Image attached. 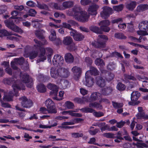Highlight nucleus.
Here are the masks:
<instances>
[{
  "mask_svg": "<svg viewBox=\"0 0 148 148\" xmlns=\"http://www.w3.org/2000/svg\"><path fill=\"white\" fill-rule=\"evenodd\" d=\"M4 84L10 85L13 84L12 87L16 96H18V90H24L25 86L20 82L19 80H17L16 78H5L3 80Z\"/></svg>",
  "mask_w": 148,
  "mask_h": 148,
  "instance_id": "1",
  "label": "nucleus"
},
{
  "mask_svg": "<svg viewBox=\"0 0 148 148\" xmlns=\"http://www.w3.org/2000/svg\"><path fill=\"white\" fill-rule=\"evenodd\" d=\"M19 13V12L16 10L12 11L11 13L12 16L10 17L9 19L4 21L7 27L15 32H21L22 30L14 24L12 19H17L18 17L16 16L18 15Z\"/></svg>",
  "mask_w": 148,
  "mask_h": 148,
  "instance_id": "2",
  "label": "nucleus"
},
{
  "mask_svg": "<svg viewBox=\"0 0 148 148\" xmlns=\"http://www.w3.org/2000/svg\"><path fill=\"white\" fill-rule=\"evenodd\" d=\"M110 22L108 20H103L99 23V25L100 26V28L98 27L92 25L90 27V29L92 32L98 34H102L103 31L108 32L110 30V28L108 26L110 25Z\"/></svg>",
  "mask_w": 148,
  "mask_h": 148,
  "instance_id": "3",
  "label": "nucleus"
},
{
  "mask_svg": "<svg viewBox=\"0 0 148 148\" xmlns=\"http://www.w3.org/2000/svg\"><path fill=\"white\" fill-rule=\"evenodd\" d=\"M42 41L44 42H41L36 39H34V41L36 44L34 45V47L36 49H40V53L39 56V58L37 60V63L43 62L46 59V57L45 56V50L44 48H40V47L42 45L46 44L47 41L45 39Z\"/></svg>",
  "mask_w": 148,
  "mask_h": 148,
  "instance_id": "4",
  "label": "nucleus"
},
{
  "mask_svg": "<svg viewBox=\"0 0 148 148\" xmlns=\"http://www.w3.org/2000/svg\"><path fill=\"white\" fill-rule=\"evenodd\" d=\"M140 95V93L138 91H134L131 94V99L132 101L128 102V104L130 105L135 106L138 105L140 101L137 100Z\"/></svg>",
  "mask_w": 148,
  "mask_h": 148,
  "instance_id": "5",
  "label": "nucleus"
},
{
  "mask_svg": "<svg viewBox=\"0 0 148 148\" xmlns=\"http://www.w3.org/2000/svg\"><path fill=\"white\" fill-rule=\"evenodd\" d=\"M45 103L48 109L49 113L55 114L57 112L54 103L51 99H47L45 101Z\"/></svg>",
  "mask_w": 148,
  "mask_h": 148,
  "instance_id": "6",
  "label": "nucleus"
},
{
  "mask_svg": "<svg viewBox=\"0 0 148 148\" xmlns=\"http://www.w3.org/2000/svg\"><path fill=\"white\" fill-rule=\"evenodd\" d=\"M47 88L50 89L51 91L50 92V94L51 96H53L52 97L53 99L58 100L57 98V96L58 94V87L55 84L51 83H49L47 85Z\"/></svg>",
  "mask_w": 148,
  "mask_h": 148,
  "instance_id": "7",
  "label": "nucleus"
},
{
  "mask_svg": "<svg viewBox=\"0 0 148 148\" xmlns=\"http://www.w3.org/2000/svg\"><path fill=\"white\" fill-rule=\"evenodd\" d=\"M19 100L21 101L22 106L24 108H29L33 105V102L30 99H28L25 97H22L19 98Z\"/></svg>",
  "mask_w": 148,
  "mask_h": 148,
  "instance_id": "8",
  "label": "nucleus"
},
{
  "mask_svg": "<svg viewBox=\"0 0 148 148\" xmlns=\"http://www.w3.org/2000/svg\"><path fill=\"white\" fill-rule=\"evenodd\" d=\"M64 60L63 58L60 55L56 54L54 55L53 59L52 62L53 65L56 66L60 67L63 64Z\"/></svg>",
  "mask_w": 148,
  "mask_h": 148,
  "instance_id": "9",
  "label": "nucleus"
},
{
  "mask_svg": "<svg viewBox=\"0 0 148 148\" xmlns=\"http://www.w3.org/2000/svg\"><path fill=\"white\" fill-rule=\"evenodd\" d=\"M79 15H76V19L82 22H86L88 21L90 15L84 11L81 12Z\"/></svg>",
  "mask_w": 148,
  "mask_h": 148,
  "instance_id": "10",
  "label": "nucleus"
},
{
  "mask_svg": "<svg viewBox=\"0 0 148 148\" xmlns=\"http://www.w3.org/2000/svg\"><path fill=\"white\" fill-rule=\"evenodd\" d=\"M21 80L25 83H29L27 85L28 87H31L33 85V80L26 73H24L23 75H21Z\"/></svg>",
  "mask_w": 148,
  "mask_h": 148,
  "instance_id": "11",
  "label": "nucleus"
},
{
  "mask_svg": "<svg viewBox=\"0 0 148 148\" xmlns=\"http://www.w3.org/2000/svg\"><path fill=\"white\" fill-rule=\"evenodd\" d=\"M74 74L73 77L75 79L78 80L79 78L82 73V70L80 67L75 66H74L71 69Z\"/></svg>",
  "mask_w": 148,
  "mask_h": 148,
  "instance_id": "12",
  "label": "nucleus"
},
{
  "mask_svg": "<svg viewBox=\"0 0 148 148\" xmlns=\"http://www.w3.org/2000/svg\"><path fill=\"white\" fill-rule=\"evenodd\" d=\"M71 36H73L74 39L77 41H80L83 39L84 36L82 34L79 33L75 30L70 31L69 32Z\"/></svg>",
  "mask_w": 148,
  "mask_h": 148,
  "instance_id": "13",
  "label": "nucleus"
},
{
  "mask_svg": "<svg viewBox=\"0 0 148 148\" xmlns=\"http://www.w3.org/2000/svg\"><path fill=\"white\" fill-rule=\"evenodd\" d=\"M112 10V8L107 6L105 7L104 8L103 10L100 13L101 16L103 18H106L110 16Z\"/></svg>",
  "mask_w": 148,
  "mask_h": 148,
  "instance_id": "14",
  "label": "nucleus"
},
{
  "mask_svg": "<svg viewBox=\"0 0 148 148\" xmlns=\"http://www.w3.org/2000/svg\"><path fill=\"white\" fill-rule=\"evenodd\" d=\"M88 71L85 73V80L84 81V84L88 87H91L93 85L94 79L92 77L87 75Z\"/></svg>",
  "mask_w": 148,
  "mask_h": 148,
  "instance_id": "15",
  "label": "nucleus"
},
{
  "mask_svg": "<svg viewBox=\"0 0 148 148\" xmlns=\"http://www.w3.org/2000/svg\"><path fill=\"white\" fill-rule=\"evenodd\" d=\"M91 45L97 48H102L105 47V42L102 39H99L97 42H92Z\"/></svg>",
  "mask_w": 148,
  "mask_h": 148,
  "instance_id": "16",
  "label": "nucleus"
},
{
  "mask_svg": "<svg viewBox=\"0 0 148 148\" xmlns=\"http://www.w3.org/2000/svg\"><path fill=\"white\" fill-rule=\"evenodd\" d=\"M99 8L98 5L93 4L88 8L89 14L92 15H96L97 13V10Z\"/></svg>",
  "mask_w": 148,
  "mask_h": 148,
  "instance_id": "17",
  "label": "nucleus"
},
{
  "mask_svg": "<svg viewBox=\"0 0 148 148\" xmlns=\"http://www.w3.org/2000/svg\"><path fill=\"white\" fill-rule=\"evenodd\" d=\"M59 71L60 76L64 78L67 77L70 74L68 70L64 68H60L59 69Z\"/></svg>",
  "mask_w": 148,
  "mask_h": 148,
  "instance_id": "18",
  "label": "nucleus"
},
{
  "mask_svg": "<svg viewBox=\"0 0 148 148\" xmlns=\"http://www.w3.org/2000/svg\"><path fill=\"white\" fill-rule=\"evenodd\" d=\"M50 72L51 75L53 78L56 79L60 76L59 69H57L55 67L51 68Z\"/></svg>",
  "mask_w": 148,
  "mask_h": 148,
  "instance_id": "19",
  "label": "nucleus"
},
{
  "mask_svg": "<svg viewBox=\"0 0 148 148\" xmlns=\"http://www.w3.org/2000/svg\"><path fill=\"white\" fill-rule=\"evenodd\" d=\"M139 28L141 30L148 31V21H143L140 22L139 25Z\"/></svg>",
  "mask_w": 148,
  "mask_h": 148,
  "instance_id": "20",
  "label": "nucleus"
},
{
  "mask_svg": "<svg viewBox=\"0 0 148 148\" xmlns=\"http://www.w3.org/2000/svg\"><path fill=\"white\" fill-rule=\"evenodd\" d=\"M45 33V31L41 29L36 30L34 32L36 36L40 39H43L44 38V34Z\"/></svg>",
  "mask_w": 148,
  "mask_h": 148,
  "instance_id": "21",
  "label": "nucleus"
},
{
  "mask_svg": "<svg viewBox=\"0 0 148 148\" xmlns=\"http://www.w3.org/2000/svg\"><path fill=\"white\" fill-rule=\"evenodd\" d=\"M74 5L73 2L72 1H66L62 3V7L63 10L71 8Z\"/></svg>",
  "mask_w": 148,
  "mask_h": 148,
  "instance_id": "22",
  "label": "nucleus"
},
{
  "mask_svg": "<svg viewBox=\"0 0 148 148\" xmlns=\"http://www.w3.org/2000/svg\"><path fill=\"white\" fill-rule=\"evenodd\" d=\"M4 96L3 98V100L6 101H10L12 100V97L14 95L16 96L14 91H10L9 92L8 95H5L4 93Z\"/></svg>",
  "mask_w": 148,
  "mask_h": 148,
  "instance_id": "23",
  "label": "nucleus"
},
{
  "mask_svg": "<svg viewBox=\"0 0 148 148\" xmlns=\"http://www.w3.org/2000/svg\"><path fill=\"white\" fill-rule=\"evenodd\" d=\"M96 83L99 86L102 87H104L105 85V81L102 77H97L96 78Z\"/></svg>",
  "mask_w": 148,
  "mask_h": 148,
  "instance_id": "24",
  "label": "nucleus"
},
{
  "mask_svg": "<svg viewBox=\"0 0 148 148\" xmlns=\"http://www.w3.org/2000/svg\"><path fill=\"white\" fill-rule=\"evenodd\" d=\"M100 96L101 94L97 92L92 93L90 97L91 102H92L97 100L99 97Z\"/></svg>",
  "mask_w": 148,
  "mask_h": 148,
  "instance_id": "25",
  "label": "nucleus"
},
{
  "mask_svg": "<svg viewBox=\"0 0 148 148\" xmlns=\"http://www.w3.org/2000/svg\"><path fill=\"white\" fill-rule=\"evenodd\" d=\"M148 9V5L141 4L139 5L137 7V11L138 12H142Z\"/></svg>",
  "mask_w": 148,
  "mask_h": 148,
  "instance_id": "26",
  "label": "nucleus"
},
{
  "mask_svg": "<svg viewBox=\"0 0 148 148\" xmlns=\"http://www.w3.org/2000/svg\"><path fill=\"white\" fill-rule=\"evenodd\" d=\"M112 90V88L110 87H106L102 89V93L105 95H108L111 94Z\"/></svg>",
  "mask_w": 148,
  "mask_h": 148,
  "instance_id": "27",
  "label": "nucleus"
},
{
  "mask_svg": "<svg viewBox=\"0 0 148 148\" xmlns=\"http://www.w3.org/2000/svg\"><path fill=\"white\" fill-rule=\"evenodd\" d=\"M65 59L66 62L69 63H71L74 61V58L73 55L69 53L65 54Z\"/></svg>",
  "mask_w": 148,
  "mask_h": 148,
  "instance_id": "28",
  "label": "nucleus"
},
{
  "mask_svg": "<svg viewBox=\"0 0 148 148\" xmlns=\"http://www.w3.org/2000/svg\"><path fill=\"white\" fill-rule=\"evenodd\" d=\"M72 42L73 39L69 36L64 37L63 41V43L66 45H69L72 44Z\"/></svg>",
  "mask_w": 148,
  "mask_h": 148,
  "instance_id": "29",
  "label": "nucleus"
},
{
  "mask_svg": "<svg viewBox=\"0 0 148 148\" xmlns=\"http://www.w3.org/2000/svg\"><path fill=\"white\" fill-rule=\"evenodd\" d=\"M136 5V2L134 1H130L126 5V8L130 10H133L135 8Z\"/></svg>",
  "mask_w": 148,
  "mask_h": 148,
  "instance_id": "30",
  "label": "nucleus"
},
{
  "mask_svg": "<svg viewBox=\"0 0 148 148\" xmlns=\"http://www.w3.org/2000/svg\"><path fill=\"white\" fill-rule=\"evenodd\" d=\"M89 106L90 108H94L99 109H101L102 108V105L97 102L90 103L89 104Z\"/></svg>",
  "mask_w": 148,
  "mask_h": 148,
  "instance_id": "31",
  "label": "nucleus"
},
{
  "mask_svg": "<svg viewBox=\"0 0 148 148\" xmlns=\"http://www.w3.org/2000/svg\"><path fill=\"white\" fill-rule=\"evenodd\" d=\"M37 7L40 9L45 10H49V7L47 5L43 3H41L38 1L37 2Z\"/></svg>",
  "mask_w": 148,
  "mask_h": 148,
  "instance_id": "32",
  "label": "nucleus"
},
{
  "mask_svg": "<svg viewBox=\"0 0 148 148\" xmlns=\"http://www.w3.org/2000/svg\"><path fill=\"white\" fill-rule=\"evenodd\" d=\"M136 116L138 119H148V115L145 114L144 111L138 112L136 114Z\"/></svg>",
  "mask_w": 148,
  "mask_h": 148,
  "instance_id": "33",
  "label": "nucleus"
},
{
  "mask_svg": "<svg viewBox=\"0 0 148 148\" xmlns=\"http://www.w3.org/2000/svg\"><path fill=\"white\" fill-rule=\"evenodd\" d=\"M37 89L39 92H44L46 91L45 86L42 84H39L37 86Z\"/></svg>",
  "mask_w": 148,
  "mask_h": 148,
  "instance_id": "34",
  "label": "nucleus"
},
{
  "mask_svg": "<svg viewBox=\"0 0 148 148\" xmlns=\"http://www.w3.org/2000/svg\"><path fill=\"white\" fill-rule=\"evenodd\" d=\"M51 34L49 36V38L50 40L54 41L56 38V33L55 30L51 29L50 31Z\"/></svg>",
  "mask_w": 148,
  "mask_h": 148,
  "instance_id": "35",
  "label": "nucleus"
},
{
  "mask_svg": "<svg viewBox=\"0 0 148 148\" xmlns=\"http://www.w3.org/2000/svg\"><path fill=\"white\" fill-rule=\"evenodd\" d=\"M92 108L85 107L84 108L81 109L80 110L83 112L85 113H93L95 110L91 108Z\"/></svg>",
  "mask_w": 148,
  "mask_h": 148,
  "instance_id": "36",
  "label": "nucleus"
},
{
  "mask_svg": "<svg viewBox=\"0 0 148 148\" xmlns=\"http://www.w3.org/2000/svg\"><path fill=\"white\" fill-rule=\"evenodd\" d=\"M38 52L36 51H32L29 53V58L33 59L35 58L38 55Z\"/></svg>",
  "mask_w": 148,
  "mask_h": 148,
  "instance_id": "37",
  "label": "nucleus"
},
{
  "mask_svg": "<svg viewBox=\"0 0 148 148\" xmlns=\"http://www.w3.org/2000/svg\"><path fill=\"white\" fill-rule=\"evenodd\" d=\"M136 143H127L123 144V146L124 148H134Z\"/></svg>",
  "mask_w": 148,
  "mask_h": 148,
  "instance_id": "38",
  "label": "nucleus"
},
{
  "mask_svg": "<svg viewBox=\"0 0 148 148\" xmlns=\"http://www.w3.org/2000/svg\"><path fill=\"white\" fill-rule=\"evenodd\" d=\"M89 71L90 72L91 75H96L98 74L99 71L96 68L93 66H91L90 67V70Z\"/></svg>",
  "mask_w": 148,
  "mask_h": 148,
  "instance_id": "39",
  "label": "nucleus"
},
{
  "mask_svg": "<svg viewBox=\"0 0 148 148\" xmlns=\"http://www.w3.org/2000/svg\"><path fill=\"white\" fill-rule=\"evenodd\" d=\"M95 62V64L97 65H100L101 66H103L105 65L104 62L103 60L100 58L96 59Z\"/></svg>",
  "mask_w": 148,
  "mask_h": 148,
  "instance_id": "40",
  "label": "nucleus"
},
{
  "mask_svg": "<svg viewBox=\"0 0 148 148\" xmlns=\"http://www.w3.org/2000/svg\"><path fill=\"white\" fill-rule=\"evenodd\" d=\"M9 36V32L5 29H0V37Z\"/></svg>",
  "mask_w": 148,
  "mask_h": 148,
  "instance_id": "41",
  "label": "nucleus"
},
{
  "mask_svg": "<svg viewBox=\"0 0 148 148\" xmlns=\"http://www.w3.org/2000/svg\"><path fill=\"white\" fill-rule=\"evenodd\" d=\"M112 103L113 107L116 109L120 108L122 107L123 106V104L122 103H118L113 101H112Z\"/></svg>",
  "mask_w": 148,
  "mask_h": 148,
  "instance_id": "42",
  "label": "nucleus"
},
{
  "mask_svg": "<svg viewBox=\"0 0 148 148\" xmlns=\"http://www.w3.org/2000/svg\"><path fill=\"white\" fill-rule=\"evenodd\" d=\"M65 106L69 109H72L75 106L74 104L69 101H66L65 103Z\"/></svg>",
  "mask_w": 148,
  "mask_h": 148,
  "instance_id": "43",
  "label": "nucleus"
},
{
  "mask_svg": "<svg viewBox=\"0 0 148 148\" xmlns=\"http://www.w3.org/2000/svg\"><path fill=\"white\" fill-rule=\"evenodd\" d=\"M81 10L80 8L79 7H75L73 9V11L75 15V18H76V15H79L80 13L83 11Z\"/></svg>",
  "mask_w": 148,
  "mask_h": 148,
  "instance_id": "44",
  "label": "nucleus"
},
{
  "mask_svg": "<svg viewBox=\"0 0 148 148\" xmlns=\"http://www.w3.org/2000/svg\"><path fill=\"white\" fill-rule=\"evenodd\" d=\"M114 36L116 38L119 39H125L126 37L123 34L121 33H116L115 34Z\"/></svg>",
  "mask_w": 148,
  "mask_h": 148,
  "instance_id": "45",
  "label": "nucleus"
},
{
  "mask_svg": "<svg viewBox=\"0 0 148 148\" xmlns=\"http://www.w3.org/2000/svg\"><path fill=\"white\" fill-rule=\"evenodd\" d=\"M116 66V65L115 63L113 62H111L108 65L107 68L110 70H112L115 69Z\"/></svg>",
  "mask_w": 148,
  "mask_h": 148,
  "instance_id": "46",
  "label": "nucleus"
},
{
  "mask_svg": "<svg viewBox=\"0 0 148 148\" xmlns=\"http://www.w3.org/2000/svg\"><path fill=\"white\" fill-rule=\"evenodd\" d=\"M72 137L74 138H77L82 137L83 136V134L82 133H73L71 134Z\"/></svg>",
  "mask_w": 148,
  "mask_h": 148,
  "instance_id": "47",
  "label": "nucleus"
},
{
  "mask_svg": "<svg viewBox=\"0 0 148 148\" xmlns=\"http://www.w3.org/2000/svg\"><path fill=\"white\" fill-rule=\"evenodd\" d=\"M102 136L108 138H114V134L110 133H104L102 134Z\"/></svg>",
  "mask_w": 148,
  "mask_h": 148,
  "instance_id": "48",
  "label": "nucleus"
},
{
  "mask_svg": "<svg viewBox=\"0 0 148 148\" xmlns=\"http://www.w3.org/2000/svg\"><path fill=\"white\" fill-rule=\"evenodd\" d=\"M127 27L128 29V30L129 32H132L134 29V25L133 24V22L131 21L130 23H127Z\"/></svg>",
  "mask_w": 148,
  "mask_h": 148,
  "instance_id": "49",
  "label": "nucleus"
},
{
  "mask_svg": "<svg viewBox=\"0 0 148 148\" xmlns=\"http://www.w3.org/2000/svg\"><path fill=\"white\" fill-rule=\"evenodd\" d=\"M116 88L119 90L122 91L125 89V86L124 84L119 82Z\"/></svg>",
  "mask_w": 148,
  "mask_h": 148,
  "instance_id": "50",
  "label": "nucleus"
},
{
  "mask_svg": "<svg viewBox=\"0 0 148 148\" xmlns=\"http://www.w3.org/2000/svg\"><path fill=\"white\" fill-rule=\"evenodd\" d=\"M15 62L16 64H19L20 65H22L24 62V60L23 58H21L19 59H15Z\"/></svg>",
  "mask_w": 148,
  "mask_h": 148,
  "instance_id": "51",
  "label": "nucleus"
},
{
  "mask_svg": "<svg viewBox=\"0 0 148 148\" xmlns=\"http://www.w3.org/2000/svg\"><path fill=\"white\" fill-rule=\"evenodd\" d=\"M62 26L64 28H66L68 29H69L71 30V31H72L73 30H74L73 29L71 28V26L70 24H69V23H66V22L63 23H62Z\"/></svg>",
  "mask_w": 148,
  "mask_h": 148,
  "instance_id": "52",
  "label": "nucleus"
},
{
  "mask_svg": "<svg viewBox=\"0 0 148 148\" xmlns=\"http://www.w3.org/2000/svg\"><path fill=\"white\" fill-rule=\"evenodd\" d=\"M101 124V126H104L101 128V132H103L106 130H109L110 129L108 125H105L106 124L105 123L103 122Z\"/></svg>",
  "mask_w": 148,
  "mask_h": 148,
  "instance_id": "53",
  "label": "nucleus"
},
{
  "mask_svg": "<svg viewBox=\"0 0 148 148\" xmlns=\"http://www.w3.org/2000/svg\"><path fill=\"white\" fill-rule=\"evenodd\" d=\"M114 9L116 11H119L122 10L123 9V5L121 4L118 5L114 6Z\"/></svg>",
  "mask_w": 148,
  "mask_h": 148,
  "instance_id": "54",
  "label": "nucleus"
},
{
  "mask_svg": "<svg viewBox=\"0 0 148 148\" xmlns=\"http://www.w3.org/2000/svg\"><path fill=\"white\" fill-rule=\"evenodd\" d=\"M138 147L143 148L144 147L145 148L148 147V145L144 143H136V145Z\"/></svg>",
  "mask_w": 148,
  "mask_h": 148,
  "instance_id": "55",
  "label": "nucleus"
},
{
  "mask_svg": "<svg viewBox=\"0 0 148 148\" xmlns=\"http://www.w3.org/2000/svg\"><path fill=\"white\" fill-rule=\"evenodd\" d=\"M28 12L29 13V15L30 16H34L37 13L35 10L32 9H30L29 10Z\"/></svg>",
  "mask_w": 148,
  "mask_h": 148,
  "instance_id": "56",
  "label": "nucleus"
},
{
  "mask_svg": "<svg viewBox=\"0 0 148 148\" xmlns=\"http://www.w3.org/2000/svg\"><path fill=\"white\" fill-rule=\"evenodd\" d=\"M93 115L96 117H100L104 115L103 113L101 112H97L95 111L93 113Z\"/></svg>",
  "mask_w": 148,
  "mask_h": 148,
  "instance_id": "57",
  "label": "nucleus"
},
{
  "mask_svg": "<svg viewBox=\"0 0 148 148\" xmlns=\"http://www.w3.org/2000/svg\"><path fill=\"white\" fill-rule=\"evenodd\" d=\"M114 77V74L111 73H110L108 74L106 79L108 81H110L113 79Z\"/></svg>",
  "mask_w": 148,
  "mask_h": 148,
  "instance_id": "58",
  "label": "nucleus"
},
{
  "mask_svg": "<svg viewBox=\"0 0 148 148\" xmlns=\"http://www.w3.org/2000/svg\"><path fill=\"white\" fill-rule=\"evenodd\" d=\"M124 77L126 79H130L133 80L135 79V78L134 76L126 74L124 75Z\"/></svg>",
  "mask_w": 148,
  "mask_h": 148,
  "instance_id": "59",
  "label": "nucleus"
},
{
  "mask_svg": "<svg viewBox=\"0 0 148 148\" xmlns=\"http://www.w3.org/2000/svg\"><path fill=\"white\" fill-rule=\"evenodd\" d=\"M14 8L17 10L20 11L23 10L24 9V7L23 5H15L14 6Z\"/></svg>",
  "mask_w": 148,
  "mask_h": 148,
  "instance_id": "60",
  "label": "nucleus"
},
{
  "mask_svg": "<svg viewBox=\"0 0 148 148\" xmlns=\"http://www.w3.org/2000/svg\"><path fill=\"white\" fill-rule=\"evenodd\" d=\"M53 7L55 9L59 10H63L62 6L58 5L57 3H55L53 5Z\"/></svg>",
  "mask_w": 148,
  "mask_h": 148,
  "instance_id": "61",
  "label": "nucleus"
},
{
  "mask_svg": "<svg viewBox=\"0 0 148 148\" xmlns=\"http://www.w3.org/2000/svg\"><path fill=\"white\" fill-rule=\"evenodd\" d=\"M0 101L1 102L2 106L5 108H10L11 107L10 105L8 103H4L1 99H0Z\"/></svg>",
  "mask_w": 148,
  "mask_h": 148,
  "instance_id": "62",
  "label": "nucleus"
},
{
  "mask_svg": "<svg viewBox=\"0 0 148 148\" xmlns=\"http://www.w3.org/2000/svg\"><path fill=\"white\" fill-rule=\"evenodd\" d=\"M90 0H81L80 3L83 5H86L88 4L90 2Z\"/></svg>",
  "mask_w": 148,
  "mask_h": 148,
  "instance_id": "63",
  "label": "nucleus"
},
{
  "mask_svg": "<svg viewBox=\"0 0 148 148\" xmlns=\"http://www.w3.org/2000/svg\"><path fill=\"white\" fill-rule=\"evenodd\" d=\"M122 21V19L121 18H119L116 19L112 20L111 21L112 23H118Z\"/></svg>",
  "mask_w": 148,
  "mask_h": 148,
  "instance_id": "64",
  "label": "nucleus"
}]
</instances>
